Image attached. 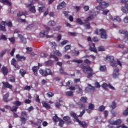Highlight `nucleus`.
Returning <instances> with one entry per match:
<instances>
[{
	"label": "nucleus",
	"instance_id": "obj_24",
	"mask_svg": "<svg viewBox=\"0 0 128 128\" xmlns=\"http://www.w3.org/2000/svg\"><path fill=\"white\" fill-rule=\"evenodd\" d=\"M18 37L22 44H26V38H24V36H22V34H18Z\"/></svg>",
	"mask_w": 128,
	"mask_h": 128
},
{
	"label": "nucleus",
	"instance_id": "obj_23",
	"mask_svg": "<svg viewBox=\"0 0 128 128\" xmlns=\"http://www.w3.org/2000/svg\"><path fill=\"white\" fill-rule=\"evenodd\" d=\"M52 64H54L52 60H49L44 62V66H52Z\"/></svg>",
	"mask_w": 128,
	"mask_h": 128
},
{
	"label": "nucleus",
	"instance_id": "obj_45",
	"mask_svg": "<svg viewBox=\"0 0 128 128\" xmlns=\"http://www.w3.org/2000/svg\"><path fill=\"white\" fill-rule=\"evenodd\" d=\"M20 74L22 76H24V74H26V72L24 69H20Z\"/></svg>",
	"mask_w": 128,
	"mask_h": 128
},
{
	"label": "nucleus",
	"instance_id": "obj_37",
	"mask_svg": "<svg viewBox=\"0 0 128 128\" xmlns=\"http://www.w3.org/2000/svg\"><path fill=\"white\" fill-rule=\"evenodd\" d=\"M52 120L54 122H58V120H60V118L58 116V115L56 114H55V116H53Z\"/></svg>",
	"mask_w": 128,
	"mask_h": 128
},
{
	"label": "nucleus",
	"instance_id": "obj_58",
	"mask_svg": "<svg viewBox=\"0 0 128 128\" xmlns=\"http://www.w3.org/2000/svg\"><path fill=\"white\" fill-rule=\"evenodd\" d=\"M40 56H41V58H48V54L42 52L40 54Z\"/></svg>",
	"mask_w": 128,
	"mask_h": 128
},
{
	"label": "nucleus",
	"instance_id": "obj_14",
	"mask_svg": "<svg viewBox=\"0 0 128 128\" xmlns=\"http://www.w3.org/2000/svg\"><path fill=\"white\" fill-rule=\"evenodd\" d=\"M4 88H10V90H12V85L8 84V82H2Z\"/></svg>",
	"mask_w": 128,
	"mask_h": 128
},
{
	"label": "nucleus",
	"instance_id": "obj_31",
	"mask_svg": "<svg viewBox=\"0 0 128 128\" xmlns=\"http://www.w3.org/2000/svg\"><path fill=\"white\" fill-rule=\"evenodd\" d=\"M72 48L71 45H66L64 48V50L63 51L64 54H66L68 50H70V48Z\"/></svg>",
	"mask_w": 128,
	"mask_h": 128
},
{
	"label": "nucleus",
	"instance_id": "obj_62",
	"mask_svg": "<svg viewBox=\"0 0 128 128\" xmlns=\"http://www.w3.org/2000/svg\"><path fill=\"white\" fill-rule=\"evenodd\" d=\"M122 114L123 116H128V108H126L125 110L124 111Z\"/></svg>",
	"mask_w": 128,
	"mask_h": 128
},
{
	"label": "nucleus",
	"instance_id": "obj_49",
	"mask_svg": "<svg viewBox=\"0 0 128 128\" xmlns=\"http://www.w3.org/2000/svg\"><path fill=\"white\" fill-rule=\"evenodd\" d=\"M46 95L48 98H52V96H54V94L52 92H49L46 93Z\"/></svg>",
	"mask_w": 128,
	"mask_h": 128
},
{
	"label": "nucleus",
	"instance_id": "obj_16",
	"mask_svg": "<svg viewBox=\"0 0 128 128\" xmlns=\"http://www.w3.org/2000/svg\"><path fill=\"white\" fill-rule=\"evenodd\" d=\"M63 120L66 122V124H70L72 123V120L69 116H64L63 117Z\"/></svg>",
	"mask_w": 128,
	"mask_h": 128
},
{
	"label": "nucleus",
	"instance_id": "obj_25",
	"mask_svg": "<svg viewBox=\"0 0 128 128\" xmlns=\"http://www.w3.org/2000/svg\"><path fill=\"white\" fill-rule=\"evenodd\" d=\"M42 105L43 108H46V110H50V105L46 103V101H44L42 102Z\"/></svg>",
	"mask_w": 128,
	"mask_h": 128
},
{
	"label": "nucleus",
	"instance_id": "obj_42",
	"mask_svg": "<svg viewBox=\"0 0 128 128\" xmlns=\"http://www.w3.org/2000/svg\"><path fill=\"white\" fill-rule=\"evenodd\" d=\"M49 58H54L56 62L58 60V58L56 55H54L52 54H50Z\"/></svg>",
	"mask_w": 128,
	"mask_h": 128
},
{
	"label": "nucleus",
	"instance_id": "obj_47",
	"mask_svg": "<svg viewBox=\"0 0 128 128\" xmlns=\"http://www.w3.org/2000/svg\"><path fill=\"white\" fill-rule=\"evenodd\" d=\"M122 124V120L120 119H118L114 122V126H118Z\"/></svg>",
	"mask_w": 128,
	"mask_h": 128
},
{
	"label": "nucleus",
	"instance_id": "obj_46",
	"mask_svg": "<svg viewBox=\"0 0 128 128\" xmlns=\"http://www.w3.org/2000/svg\"><path fill=\"white\" fill-rule=\"evenodd\" d=\"M48 26H56V22L54 20H50L48 22Z\"/></svg>",
	"mask_w": 128,
	"mask_h": 128
},
{
	"label": "nucleus",
	"instance_id": "obj_55",
	"mask_svg": "<svg viewBox=\"0 0 128 128\" xmlns=\"http://www.w3.org/2000/svg\"><path fill=\"white\" fill-rule=\"evenodd\" d=\"M6 40L7 38H6V35L2 34L0 36V40Z\"/></svg>",
	"mask_w": 128,
	"mask_h": 128
},
{
	"label": "nucleus",
	"instance_id": "obj_18",
	"mask_svg": "<svg viewBox=\"0 0 128 128\" xmlns=\"http://www.w3.org/2000/svg\"><path fill=\"white\" fill-rule=\"evenodd\" d=\"M66 6V3L64 2H62L61 3H60L57 6V9L62 10Z\"/></svg>",
	"mask_w": 128,
	"mask_h": 128
},
{
	"label": "nucleus",
	"instance_id": "obj_28",
	"mask_svg": "<svg viewBox=\"0 0 128 128\" xmlns=\"http://www.w3.org/2000/svg\"><path fill=\"white\" fill-rule=\"evenodd\" d=\"M125 8H122V12H123L124 14H128V4H125Z\"/></svg>",
	"mask_w": 128,
	"mask_h": 128
},
{
	"label": "nucleus",
	"instance_id": "obj_2",
	"mask_svg": "<svg viewBox=\"0 0 128 128\" xmlns=\"http://www.w3.org/2000/svg\"><path fill=\"white\" fill-rule=\"evenodd\" d=\"M70 116H71L74 118V120H76L75 122H78L79 126H81V128H87L88 126V123H86L85 121L80 120L78 119V116H76V113L72 112L70 114Z\"/></svg>",
	"mask_w": 128,
	"mask_h": 128
},
{
	"label": "nucleus",
	"instance_id": "obj_5",
	"mask_svg": "<svg viewBox=\"0 0 128 128\" xmlns=\"http://www.w3.org/2000/svg\"><path fill=\"white\" fill-rule=\"evenodd\" d=\"M97 2L99 4L98 6H97V8L100 10H104V8L110 6V4L106 2H102V0H97Z\"/></svg>",
	"mask_w": 128,
	"mask_h": 128
},
{
	"label": "nucleus",
	"instance_id": "obj_63",
	"mask_svg": "<svg viewBox=\"0 0 128 128\" xmlns=\"http://www.w3.org/2000/svg\"><path fill=\"white\" fill-rule=\"evenodd\" d=\"M108 123L110 124H112V126H114V120L110 119L108 120Z\"/></svg>",
	"mask_w": 128,
	"mask_h": 128
},
{
	"label": "nucleus",
	"instance_id": "obj_34",
	"mask_svg": "<svg viewBox=\"0 0 128 128\" xmlns=\"http://www.w3.org/2000/svg\"><path fill=\"white\" fill-rule=\"evenodd\" d=\"M21 118H28V114H26V112L25 111H23L21 112Z\"/></svg>",
	"mask_w": 128,
	"mask_h": 128
},
{
	"label": "nucleus",
	"instance_id": "obj_21",
	"mask_svg": "<svg viewBox=\"0 0 128 128\" xmlns=\"http://www.w3.org/2000/svg\"><path fill=\"white\" fill-rule=\"evenodd\" d=\"M8 94L6 93V94H4L3 96V100H4V102H10V100H12V98L11 100H8Z\"/></svg>",
	"mask_w": 128,
	"mask_h": 128
},
{
	"label": "nucleus",
	"instance_id": "obj_12",
	"mask_svg": "<svg viewBox=\"0 0 128 128\" xmlns=\"http://www.w3.org/2000/svg\"><path fill=\"white\" fill-rule=\"evenodd\" d=\"M90 46L89 50H90V52H94L96 54L98 53V50H96V44L92 43L90 44Z\"/></svg>",
	"mask_w": 128,
	"mask_h": 128
},
{
	"label": "nucleus",
	"instance_id": "obj_10",
	"mask_svg": "<svg viewBox=\"0 0 128 128\" xmlns=\"http://www.w3.org/2000/svg\"><path fill=\"white\" fill-rule=\"evenodd\" d=\"M102 87L104 90H108V88H110L111 90H116V88H114V86H112L110 84H108L106 83H104L103 84H102Z\"/></svg>",
	"mask_w": 128,
	"mask_h": 128
},
{
	"label": "nucleus",
	"instance_id": "obj_53",
	"mask_svg": "<svg viewBox=\"0 0 128 128\" xmlns=\"http://www.w3.org/2000/svg\"><path fill=\"white\" fill-rule=\"evenodd\" d=\"M100 70L101 72H106V66H100Z\"/></svg>",
	"mask_w": 128,
	"mask_h": 128
},
{
	"label": "nucleus",
	"instance_id": "obj_43",
	"mask_svg": "<svg viewBox=\"0 0 128 128\" xmlns=\"http://www.w3.org/2000/svg\"><path fill=\"white\" fill-rule=\"evenodd\" d=\"M76 22H77V24H80V26H82L84 24V22H82V20L80 18H78L76 19Z\"/></svg>",
	"mask_w": 128,
	"mask_h": 128
},
{
	"label": "nucleus",
	"instance_id": "obj_60",
	"mask_svg": "<svg viewBox=\"0 0 128 128\" xmlns=\"http://www.w3.org/2000/svg\"><path fill=\"white\" fill-rule=\"evenodd\" d=\"M92 40L94 42H98V36L94 37L92 39Z\"/></svg>",
	"mask_w": 128,
	"mask_h": 128
},
{
	"label": "nucleus",
	"instance_id": "obj_61",
	"mask_svg": "<svg viewBox=\"0 0 128 128\" xmlns=\"http://www.w3.org/2000/svg\"><path fill=\"white\" fill-rule=\"evenodd\" d=\"M6 26H8V28H12V22H9L7 23L6 22Z\"/></svg>",
	"mask_w": 128,
	"mask_h": 128
},
{
	"label": "nucleus",
	"instance_id": "obj_33",
	"mask_svg": "<svg viewBox=\"0 0 128 128\" xmlns=\"http://www.w3.org/2000/svg\"><path fill=\"white\" fill-rule=\"evenodd\" d=\"M73 56H78L80 54V51L76 50H73L72 52Z\"/></svg>",
	"mask_w": 128,
	"mask_h": 128
},
{
	"label": "nucleus",
	"instance_id": "obj_35",
	"mask_svg": "<svg viewBox=\"0 0 128 128\" xmlns=\"http://www.w3.org/2000/svg\"><path fill=\"white\" fill-rule=\"evenodd\" d=\"M20 121L21 122L22 124H26V118L24 117H20Z\"/></svg>",
	"mask_w": 128,
	"mask_h": 128
},
{
	"label": "nucleus",
	"instance_id": "obj_56",
	"mask_svg": "<svg viewBox=\"0 0 128 128\" xmlns=\"http://www.w3.org/2000/svg\"><path fill=\"white\" fill-rule=\"evenodd\" d=\"M6 50H4L2 51L0 53V58H2L4 56V55L6 54Z\"/></svg>",
	"mask_w": 128,
	"mask_h": 128
},
{
	"label": "nucleus",
	"instance_id": "obj_27",
	"mask_svg": "<svg viewBox=\"0 0 128 128\" xmlns=\"http://www.w3.org/2000/svg\"><path fill=\"white\" fill-rule=\"evenodd\" d=\"M94 108V104L92 103L90 104L88 106V108L86 110L87 112H88V114H90L91 112L90 110H92Z\"/></svg>",
	"mask_w": 128,
	"mask_h": 128
},
{
	"label": "nucleus",
	"instance_id": "obj_64",
	"mask_svg": "<svg viewBox=\"0 0 128 128\" xmlns=\"http://www.w3.org/2000/svg\"><path fill=\"white\" fill-rule=\"evenodd\" d=\"M51 44L52 48H56V42H52Z\"/></svg>",
	"mask_w": 128,
	"mask_h": 128
},
{
	"label": "nucleus",
	"instance_id": "obj_57",
	"mask_svg": "<svg viewBox=\"0 0 128 128\" xmlns=\"http://www.w3.org/2000/svg\"><path fill=\"white\" fill-rule=\"evenodd\" d=\"M95 88H100V82H96L94 83Z\"/></svg>",
	"mask_w": 128,
	"mask_h": 128
},
{
	"label": "nucleus",
	"instance_id": "obj_17",
	"mask_svg": "<svg viewBox=\"0 0 128 128\" xmlns=\"http://www.w3.org/2000/svg\"><path fill=\"white\" fill-rule=\"evenodd\" d=\"M120 34H124L125 38L124 40H128V32L127 31H124V30H120Z\"/></svg>",
	"mask_w": 128,
	"mask_h": 128
},
{
	"label": "nucleus",
	"instance_id": "obj_9",
	"mask_svg": "<svg viewBox=\"0 0 128 128\" xmlns=\"http://www.w3.org/2000/svg\"><path fill=\"white\" fill-rule=\"evenodd\" d=\"M100 34L102 40H106L108 38V35L106 34V31L104 28H101L99 30Z\"/></svg>",
	"mask_w": 128,
	"mask_h": 128
},
{
	"label": "nucleus",
	"instance_id": "obj_44",
	"mask_svg": "<svg viewBox=\"0 0 128 128\" xmlns=\"http://www.w3.org/2000/svg\"><path fill=\"white\" fill-rule=\"evenodd\" d=\"M98 52H104L106 49L104 48V46H100L98 48Z\"/></svg>",
	"mask_w": 128,
	"mask_h": 128
},
{
	"label": "nucleus",
	"instance_id": "obj_19",
	"mask_svg": "<svg viewBox=\"0 0 128 128\" xmlns=\"http://www.w3.org/2000/svg\"><path fill=\"white\" fill-rule=\"evenodd\" d=\"M0 2L8 6H12V3L8 0H0Z\"/></svg>",
	"mask_w": 128,
	"mask_h": 128
},
{
	"label": "nucleus",
	"instance_id": "obj_59",
	"mask_svg": "<svg viewBox=\"0 0 128 128\" xmlns=\"http://www.w3.org/2000/svg\"><path fill=\"white\" fill-rule=\"evenodd\" d=\"M84 64H90L92 62L88 60V59H86L84 60Z\"/></svg>",
	"mask_w": 128,
	"mask_h": 128
},
{
	"label": "nucleus",
	"instance_id": "obj_39",
	"mask_svg": "<svg viewBox=\"0 0 128 128\" xmlns=\"http://www.w3.org/2000/svg\"><path fill=\"white\" fill-rule=\"evenodd\" d=\"M80 102H84V104H86V102H88V98L86 97H82L80 98Z\"/></svg>",
	"mask_w": 128,
	"mask_h": 128
},
{
	"label": "nucleus",
	"instance_id": "obj_3",
	"mask_svg": "<svg viewBox=\"0 0 128 128\" xmlns=\"http://www.w3.org/2000/svg\"><path fill=\"white\" fill-rule=\"evenodd\" d=\"M12 104L14 105L12 107L8 105L5 106V108L7 110H10L11 112H18V106H22V102L20 101L16 100L13 102Z\"/></svg>",
	"mask_w": 128,
	"mask_h": 128
},
{
	"label": "nucleus",
	"instance_id": "obj_50",
	"mask_svg": "<svg viewBox=\"0 0 128 128\" xmlns=\"http://www.w3.org/2000/svg\"><path fill=\"white\" fill-rule=\"evenodd\" d=\"M8 40L12 44H14V42H16V39L14 37H12L11 38H8Z\"/></svg>",
	"mask_w": 128,
	"mask_h": 128
},
{
	"label": "nucleus",
	"instance_id": "obj_54",
	"mask_svg": "<svg viewBox=\"0 0 128 128\" xmlns=\"http://www.w3.org/2000/svg\"><path fill=\"white\" fill-rule=\"evenodd\" d=\"M68 34H70V36H78V33L74 32H69Z\"/></svg>",
	"mask_w": 128,
	"mask_h": 128
},
{
	"label": "nucleus",
	"instance_id": "obj_26",
	"mask_svg": "<svg viewBox=\"0 0 128 128\" xmlns=\"http://www.w3.org/2000/svg\"><path fill=\"white\" fill-rule=\"evenodd\" d=\"M76 106H78L79 108H86V104L82 103L80 102H76Z\"/></svg>",
	"mask_w": 128,
	"mask_h": 128
},
{
	"label": "nucleus",
	"instance_id": "obj_1",
	"mask_svg": "<svg viewBox=\"0 0 128 128\" xmlns=\"http://www.w3.org/2000/svg\"><path fill=\"white\" fill-rule=\"evenodd\" d=\"M80 66V68H82V72H84V74H86L88 72H90L88 73L87 76L88 78H92L94 74V73L92 72H94V70H92V68H90V66L88 67L86 66L84 64H82Z\"/></svg>",
	"mask_w": 128,
	"mask_h": 128
},
{
	"label": "nucleus",
	"instance_id": "obj_22",
	"mask_svg": "<svg viewBox=\"0 0 128 128\" xmlns=\"http://www.w3.org/2000/svg\"><path fill=\"white\" fill-rule=\"evenodd\" d=\"M16 60H18V62H22V60H26V57L24 56H20V54H16Z\"/></svg>",
	"mask_w": 128,
	"mask_h": 128
},
{
	"label": "nucleus",
	"instance_id": "obj_6",
	"mask_svg": "<svg viewBox=\"0 0 128 128\" xmlns=\"http://www.w3.org/2000/svg\"><path fill=\"white\" fill-rule=\"evenodd\" d=\"M39 72L42 76H52V70L50 68H46L45 70L40 69Z\"/></svg>",
	"mask_w": 128,
	"mask_h": 128
},
{
	"label": "nucleus",
	"instance_id": "obj_41",
	"mask_svg": "<svg viewBox=\"0 0 128 128\" xmlns=\"http://www.w3.org/2000/svg\"><path fill=\"white\" fill-rule=\"evenodd\" d=\"M110 108H111L112 110H114V108H116V102L114 101L112 102V104L110 106Z\"/></svg>",
	"mask_w": 128,
	"mask_h": 128
},
{
	"label": "nucleus",
	"instance_id": "obj_7",
	"mask_svg": "<svg viewBox=\"0 0 128 128\" xmlns=\"http://www.w3.org/2000/svg\"><path fill=\"white\" fill-rule=\"evenodd\" d=\"M104 60L105 62H110L111 66L116 67V62H114V57L113 56H107Z\"/></svg>",
	"mask_w": 128,
	"mask_h": 128
},
{
	"label": "nucleus",
	"instance_id": "obj_13",
	"mask_svg": "<svg viewBox=\"0 0 128 128\" xmlns=\"http://www.w3.org/2000/svg\"><path fill=\"white\" fill-rule=\"evenodd\" d=\"M1 72L4 74V76H8V69L5 66H3L1 68Z\"/></svg>",
	"mask_w": 128,
	"mask_h": 128
},
{
	"label": "nucleus",
	"instance_id": "obj_38",
	"mask_svg": "<svg viewBox=\"0 0 128 128\" xmlns=\"http://www.w3.org/2000/svg\"><path fill=\"white\" fill-rule=\"evenodd\" d=\"M66 95L67 96H74V92H72V91L66 92Z\"/></svg>",
	"mask_w": 128,
	"mask_h": 128
},
{
	"label": "nucleus",
	"instance_id": "obj_4",
	"mask_svg": "<svg viewBox=\"0 0 128 128\" xmlns=\"http://www.w3.org/2000/svg\"><path fill=\"white\" fill-rule=\"evenodd\" d=\"M44 28H46V30H42L40 32V36L43 38V36H46L48 38H52L54 37V35L52 34L51 36H48V30H52V28L44 25Z\"/></svg>",
	"mask_w": 128,
	"mask_h": 128
},
{
	"label": "nucleus",
	"instance_id": "obj_15",
	"mask_svg": "<svg viewBox=\"0 0 128 128\" xmlns=\"http://www.w3.org/2000/svg\"><path fill=\"white\" fill-rule=\"evenodd\" d=\"M6 22L2 21L0 24V30H2V32H6Z\"/></svg>",
	"mask_w": 128,
	"mask_h": 128
},
{
	"label": "nucleus",
	"instance_id": "obj_8",
	"mask_svg": "<svg viewBox=\"0 0 128 128\" xmlns=\"http://www.w3.org/2000/svg\"><path fill=\"white\" fill-rule=\"evenodd\" d=\"M25 6L26 8H29V10L31 12L36 14V6H34V1L30 0V4H26Z\"/></svg>",
	"mask_w": 128,
	"mask_h": 128
},
{
	"label": "nucleus",
	"instance_id": "obj_36",
	"mask_svg": "<svg viewBox=\"0 0 128 128\" xmlns=\"http://www.w3.org/2000/svg\"><path fill=\"white\" fill-rule=\"evenodd\" d=\"M92 20H94V16L92 15H90L86 18V20H84V22H90Z\"/></svg>",
	"mask_w": 128,
	"mask_h": 128
},
{
	"label": "nucleus",
	"instance_id": "obj_30",
	"mask_svg": "<svg viewBox=\"0 0 128 128\" xmlns=\"http://www.w3.org/2000/svg\"><path fill=\"white\" fill-rule=\"evenodd\" d=\"M83 24H84V26L86 30H90V22H85Z\"/></svg>",
	"mask_w": 128,
	"mask_h": 128
},
{
	"label": "nucleus",
	"instance_id": "obj_32",
	"mask_svg": "<svg viewBox=\"0 0 128 128\" xmlns=\"http://www.w3.org/2000/svg\"><path fill=\"white\" fill-rule=\"evenodd\" d=\"M38 10L39 12H44L46 10V6H44V5H42L41 6L38 7Z\"/></svg>",
	"mask_w": 128,
	"mask_h": 128
},
{
	"label": "nucleus",
	"instance_id": "obj_51",
	"mask_svg": "<svg viewBox=\"0 0 128 128\" xmlns=\"http://www.w3.org/2000/svg\"><path fill=\"white\" fill-rule=\"evenodd\" d=\"M9 82H16V78L14 76L9 78Z\"/></svg>",
	"mask_w": 128,
	"mask_h": 128
},
{
	"label": "nucleus",
	"instance_id": "obj_11",
	"mask_svg": "<svg viewBox=\"0 0 128 128\" xmlns=\"http://www.w3.org/2000/svg\"><path fill=\"white\" fill-rule=\"evenodd\" d=\"M11 64L13 66L16 70H20V66L18 64V62L16 60V58H13L11 60Z\"/></svg>",
	"mask_w": 128,
	"mask_h": 128
},
{
	"label": "nucleus",
	"instance_id": "obj_29",
	"mask_svg": "<svg viewBox=\"0 0 128 128\" xmlns=\"http://www.w3.org/2000/svg\"><path fill=\"white\" fill-rule=\"evenodd\" d=\"M32 70L34 76H38V66H34L32 68Z\"/></svg>",
	"mask_w": 128,
	"mask_h": 128
},
{
	"label": "nucleus",
	"instance_id": "obj_52",
	"mask_svg": "<svg viewBox=\"0 0 128 128\" xmlns=\"http://www.w3.org/2000/svg\"><path fill=\"white\" fill-rule=\"evenodd\" d=\"M64 124V120H60L59 124H58L59 126H60L61 128H62Z\"/></svg>",
	"mask_w": 128,
	"mask_h": 128
},
{
	"label": "nucleus",
	"instance_id": "obj_48",
	"mask_svg": "<svg viewBox=\"0 0 128 128\" xmlns=\"http://www.w3.org/2000/svg\"><path fill=\"white\" fill-rule=\"evenodd\" d=\"M106 110V106L104 105H101L99 106L98 109V112H104Z\"/></svg>",
	"mask_w": 128,
	"mask_h": 128
},
{
	"label": "nucleus",
	"instance_id": "obj_40",
	"mask_svg": "<svg viewBox=\"0 0 128 128\" xmlns=\"http://www.w3.org/2000/svg\"><path fill=\"white\" fill-rule=\"evenodd\" d=\"M26 12H19L17 14V16L18 18L22 16H26Z\"/></svg>",
	"mask_w": 128,
	"mask_h": 128
},
{
	"label": "nucleus",
	"instance_id": "obj_20",
	"mask_svg": "<svg viewBox=\"0 0 128 128\" xmlns=\"http://www.w3.org/2000/svg\"><path fill=\"white\" fill-rule=\"evenodd\" d=\"M120 72V70L118 68H116V70H114V72H113V78H116L118 76L120 73H118Z\"/></svg>",
	"mask_w": 128,
	"mask_h": 128
}]
</instances>
